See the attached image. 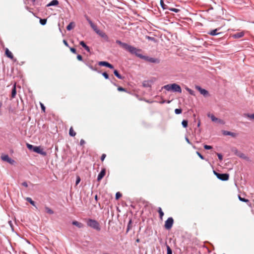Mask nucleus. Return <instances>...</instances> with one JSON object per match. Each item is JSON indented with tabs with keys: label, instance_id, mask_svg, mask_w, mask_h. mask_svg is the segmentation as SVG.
I'll return each mask as SVG.
<instances>
[{
	"label": "nucleus",
	"instance_id": "obj_1",
	"mask_svg": "<svg viewBox=\"0 0 254 254\" xmlns=\"http://www.w3.org/2000/svg\"><path fill=\"white\" fill-rule=\"evenodd\" d=\"M141 52V50L140 49H137V51L135 52V53H134V55H135L136 57H137L141 59L144 60L145 61L149 62L151 63H157L158 64L159 63L160 61L158 59L151 58L149 57L143 56L140 53V52Z\"/></svg>",
	"mask_w": 254,
	"mask_h": 254
},
{
	"label": "nucleus",
	"instance_id": "obj_2",
	"mask_svg": "<svg viewBox=\"0 0 254 254\" xmlns=\"http://www.w3.org/2000/svg\"><path fill=\"white\" fill-rule=\"evenodd\" d=\"M116 43L120 45L123 49L127 51L131 54H134V53H135V52L137 51V48H136L135 47L129 45L127 43H123L120 40H116Z\"/></svg>",
	"mask_w": 254,
	"mask_h": 254
},
{
	"label": "nucleus",
	"instance_id": "obj_3",
	"mask_svg": "<svg viewBox=\"0 0 254 254\" xmlns=\"http://www.w3.org/2000/svg\"><path fill=\"white\" fill-rule=\"evenodd\" d=\"M87 225L96 231H99L101 230L99 222L96 220L89 218L86 221Z\"/></svg>",
	"mask_w": 254,
	"mask_h": 254
},
{
	"label": "nucleus",
	"instance_id": "obj_4",
	"mask_svg": "<svg viewBox=\"0 0 254 254\" xmlns=\"http://www.w3.org/2000/svg\"><path fill=\"white\" fill-rule=\"evenodd\" d=\"M213 173L217 178L221 181H227L229 178V175L227 173H219L215 171H213Z\"/></svg>",
	"mask_w": 254,
	"mask_h": 254
},
{
	"label": "nucleus",
	"instance_id": "obj_5",
	"mask_svg": "<svg viewBox=\"0 0 254 254\" xmlns=\"http://www.w3.org/2000/svg\"><path fill=\"white\" fill-rule=\"evenodd\" d=\"M174 219L172 217H169L165 222V228L167 230H170L173 226Z\"/></svg>",
	"mask_w": 254,
	"mask_h": 254
},
{
	"label": "nucleus",
	"instance_id": "obj_6",
	"mask_svg": "<svg viewBox=\"0 0 254 254\" xmlns=\"http://www.w3.org/2000/svg\"><path fill=\"white\" fill-rule=\"evenodd\" d=\"M195 89H197L200 92V93L203 95L204 97H207L209 95L207 90L202 88L199 86H195Z\"/></svg>",
	"mask_w": 254,
	"mask_h": 254
},
{
	"label": "nucleus",
	"instance_id": "obj_7",
	"mask_svg": "<svg viewBox=\"0 0 254 254\" xmlns=\"http://www.w3.org/2000/svg\"><path fill=\"white\" fill-rule=\"evenodd\" d=\"M171 88L173 92H178V93H181L182 92V89L180 85L176 83H173L171 84Z\"/></svg>",
	"mask_w": 254,
	"mask_h": 254
},
{
	"label": "nucleus",
	"instance_id": "obj_8",
	"mask_svg": "<svg viewBox=\"0 0 254 254\" xmlns=\"http://www.w3.org/2000/svg\"><path fill=\"white\" fill-rule=\"evenodd\" d=\"M1 158L3 161H6L10 164H13L15 163V161L10 158L7 155H2Z\"/></svg>",
	"mask_w": 254,
	"mask_h": 254
},
{
	"label": "nucleus",
	"instance_id": "obj_9",
	"mask_svg": "<svg viewBox=\"0 0 254 254\" xmlns=\"http://www.w3.org/2000/svg\"><path fill=\"white\" fill-rule=\"evenodd\" d=\"M96 33L102 38H103L106 41H109V39L108 35L104 32L99 30V31H96Z\"/></svg>",
	"mask_w": 254,
	"mask_h": 254
},
{
	"label": "nucleus",
	"instance_id": "obj_10",
	"mask_svg": "<svg viewBox=\"0 0 254 254\" xmlns=\"http://www.w3.org/2000/svg\"><path fill=\"white\" fill-rule=\"evenodd\" d=\"M85 18L87 20V21H88V22L89 23V24H90V26L91 27V28L93 29V30L96 33V31H98L99 30V29H98V28H97V26L95 25L93 22L92 21L90 20V19L87 16H85Z\"/></svg>",
	"mask_w": 254,
	"mask_h": 254
},
{
	"label": "nucleus",
	"instance_id": "obj_11",
	"mask_svg": "<svg viewBox=\"0 0 254 254\" xmlns=\"http://www.w3.org/2000/svg\"><path fill=\"white\" fill-rule=\"evenodd\" d=\"M98 64L100 66H104L109 67L111 69L114 68V66L112 64L106 61H101L98 63Z\"/></svg>",
	"mask_w": 254,
	"mask_h": 254
},
{
	"label": "nucleus",
	"instance_id": "obj_12",
	"mask_svg": "<svg viewBox=\"0 0 254 254\" xmlns=\"http://www.w3.org/2000/svg\"><path fill=\"white\" fill-rule=\"evenodd\" d=\"M33 151L43 156L46 155V152L41 149L40 146H35Z\"/></svg>",
	"mask_w": 254,
	"mask_h": 254
},
{
	"label": "nucleus",
	"instance_id": "obj_13",
	"mask_svg": "<svg viewBox=\"0 0 254 254\" xmlns=\"http://www.w3.org/2000/svg\"><path fill=\"white\" fill-rule=\"evenodd\" d=\"M222 133L224 135H230L233 137H235L237 136V134L236 133L231 132L227 130H223Z\"/></svg>",
	"mask_w": 254,
	"mask_h": 254
},
{
	"label": "nucleus",
	"instance_id": "obj_14",
	"mask_svg": "<svg viewBox=\"0 0 254 254\" xmlns=\"http://www.w3.org/2000/svg\"><path fill=\"white\" fill-rule=\"evenodd\" d=\"M106 170L105 169H103L99 173L97 177V180L98 181H100L105 175Z\"/></svg>",
	"mask_w": 254,
	"mask_h": 254
},
{
	"label": "nucleus",
	"instance_id": "obj_15",
	"mask_svg": "<svg viewBox=\"0 0 254 254\" xmlns=\"http://www.w3.org/2000/svg\"><path fill=\"white\" fill-rule=\"evenodd\" d=\"M219 30V28H216L214 30H212L209 32H208V34L211 36H216L217 35L220 33L217 32V31Z\"/></svg>",
	"mask_w": 254,
	"mask_h": 254
},
{
	"label": "nucleus",
	"instance_id": "obj_16",
	"mask_svg": "<svg viewBox=\"0 0 254 254\" xmlns=\"http://www.w3.org/2000/svg\"><path fill=\"white\" fill-rule=\"evenodd\" d=\"M244 33L243 32H238L233 35L232 37L235 39L242 38L244 36Z\"/></svg>",
	"mask_w": 254,
	"mask_h": 254
},
{
	"label": "nucleus",
	"instance_id": "obj_17",
	"mask_svg": "<svg viewBox=\"0 0 254 254\" xmlns=\"http://www.w3.org/2000/svg\"><path fill=\"white\" fill-rule=\"evenodd\" d=\"M59 3V2L58 0H53L50 2H49L48 4H47V7H49L51 6H56L58 5Z\"/></svg>",
	"mask_w": 254,
	"mask_h": 254
},
{
	"label": "nucleus",
	"instance_id": "obj_18",
	"mask_svg": "<svg viewBox=\"0 0 254 254\" xmlns=\"http://www.w3.org/2000/svg\"><path fill=\"white\" fill-rule=\"evenodd\" d=\"M79 44L83 47L88 52H90V48L86 45L85 42L83 41L80 42Z\"/></svg>",
	"mask_w": 254,
	"mask_h": 254
},
{
	"label": "nucleus",
	"instance_id": "obj_19",
	"mask_svg": "<svg viewBox=\"0 0 254 254\" xmlns=\"http://www.w3.org/2000/svg\"><path fill=\"white\" fill-rule=\"evenodd\" d=\"M72 224L79 228H82L83 227V224L82 223L77 221H73Z\"/></svg>",
	"mask_w": 254,
	"mask_h": 254
},
{
	"label": "nucleus",
	"instance_id": "obj_20",
	"mask_svg": "<svg viewBox=\"0 0 254 254\" xmlns=\"http://www.w3.org/2000/svg\"><path fill=\"white\" fill-rule=\"evenodd\" d=\"M235 154L240 158L244 159H246L247 158L244 153L239 152L237 149L235 150Z\"/></svg>",
	"mask_w": 254,
	"mask_h": 254
},
{
	"label": "nucleus",
	"instance_id": "obj_21",
	"mask_svg": "<svg viewBox=\"0 0 254 254\" xmlns=\"http://www.w3.org/2000/svg\"><path fill=\"white\" fill-rule=\"evenodd\" d=\"M5 55L10 59H12L13 58V56L12 53L7 48L5 50Z\"/></svg>",
	"mask_w": 254,
	"mask_h": 254
},
{
	"label": "nucleus",
	"instance_id": "obj_22",
	"mask_svg": "<svg viewBox=\"0 0 254 254\" xmlns=\"http://www.w3.org/2000/svg\"><path fill=\"white\" fill-rule=\"evenodd\" d=\"M149 81H144L142 83V85L144 87H151V84Z\"/></svg>",
	"mask_w": 254,
	"mask_h": 254
},
{
	"label": "nucleus",
	"instance_id": "obj_23",
	"mask_svg": "<svg viewBox=\"0 0 254 254\" xmlns=\"http://www.w3.org/2000/svg\"><path fill=\"white\" fill-rule=\"evenodd\" d=\"M114 73L115 75L120 79H123L124 77L122 76L118 72V71L116 69L114 70Z\"/></svg>",
	"mask_w": 254,
	"mask_h": 254
},
{
	"label": "nucleus",
	"instance_id": "obj_24",
	"mask_svg": "<svg viewBox=\"0 0 254 254\" xmlns=\"http://www.w3.org/2000/svg\"><path fill=\"white\" fill-rule=\"evenodd\" d=\"M16 94V89L15 85H14L12 89L11 98H14L15 97Z\"/></svg>",
	"mask_w": 254,
	"mask_h": 254
},
{
	"label": "nucleus",
	"instance_id": "obj_25",
	"mask_svg": "<svg viewBox=\"0 0 254 254\" xmlns=\"http://www.w3.org/2000/svg\"><path fill=\"white\" fill-rule=\"evenodd\" d=\"M75 26V24L73 22H71L67 26L66 29L68 31L71 30Z\"/></svg>",
	"mask_w": 254,
	"mask_h": 254
},
{
	"label": "nucleus",
	"instance_id": "obj_26",
	"mask_svg": "<svg viewBox=\"0 0 254 254\" xmlns=\"http://www.w3.org/2000/svg\"><path fill=\"white\" fill-rule=\"evenodd\" d=\"M69 134L71 136H74L76 135V132L73 130L72 127L69 129Z\"/></svg>",
	"mask_w": 254,
	"mask_h": 254
},
{
	"label": "nucleus",
	"instance_id": "obj_27",
	"mask_svg": "<svg viewBox=\"0 0 254 254\" xmlns=\"http://www.w3.org/2000/svg\"><path fill=\"white\" fill-rule=\"evenodd\" d=\"M26 200L28 202H29L31 205H32L34 206H35V202L31 198L26 197Z\"/></svg>",
	"mask_w": 254,
	"mask_h": 254
},
{
	"label": "nucleus",
	"instance_id": "obj_28",
	"mask_svg": "<svg viewBox=\"0 0 254 254\" xmlns=\"http://www.w3.org/2000/svg\"><path fill=\"white\" fill-rule=\"evenodd\" d=\"M158 212L159 214L160 218L162 219L164 215V212H163L161 207H158Z\"/></svg>",
	"mask_w": 254,
	"mask_h": 254
},
{
	"label": "nucleus",
	"instance_id": "obj_29",
	"mask_svg": "<svg viewBox=\"0 0 254 254\" xmlns=\"http://www.w3.org/2000/svg\"><path fill=\"white\" fill-rule=\"evenodd\" d=\"M45 210L47 213L50 214H54V211L49 207H45Z\"/></svg>",
	"mask_w": 254,
	"mask_h": 254
},
{
	"label": "nucleus",
	"instance_id": "obj_30",
	"mask_svg": "<svg viewBox=\"0 0 254 254\" xmlns=\"http://www.w3.org/2000/svg\"><path fill=\"white\" fill-rule=\"evenodd\" d=\"M186 89L190 95H193V96L195 95L194 91H193L191 89H190L188 87H186Z\"/></svg>",
	"mask_w": 254,
	"mask_h": 254
},
{
	"label": "nucleus",
	"instance_id": "obj_31",
	"mask_svg": "<svg viewBox=\"0 0 254 254\" xmlns=\"http://www.w3.org/2000/svg\"><path fill=\"white\" fill-rule=\"evenodd\" d=\"M163 88L167 91L172 90L171 84H167L165 85Z\"/></svg>",
	"mask_w": 254,
	"mask_h": 254
},
{
	"label": "nucleus",
	"instance_id": "obj_32",
	"mask_svg": "<svg viewBox=\"0 0 254 254\" xmlns=\"http://www.w3.org/2000/svg\"><path fill=\"white\" fill-rule=\"evenodd\" d=\"M209 117L211 118V120L213 122H217V121L218 120V119L217 118L215 117L213 115L209 116Z\"/></svg>",
	"mask_w": 254,
	"mask_h": 254
},
{
	"label": "nucleus",
	"instance_id": "obj_33",
	"mask_svg": "<svg viewBox=\"0 0 254 254\" xmlns=\"http://www.w3.org/2000/svg\"><path fill=\"white\" fill-rule=\"evenodd\" d=\"M188 122L187 120H183L182 122V125L184 127H188Z\"/></svg>",
	"mask_w": 254,
	"mask_h": 254
},
{
	"label": "nucleus",
	"instance_id": "obj_34",
	"mask_svg": "<svg viewBox=\"0 0 254 254\" xmlns=\"http://www.w3.org/2000/svg\"><path fill=\"white\" fill-rule=\"evenodd\" d=\"M40 23L42 25H45L47 23L46 19H40Z\"/></svg>",
	"mask_w": 254,
	"mask_h": 254
},
{
	"label": "nucleus",
	"instance_id": "obj_35",
	"mask_svg": "<svg viewBox=\"0 0 254 254\" xmlns=\"http://www.w3.org/2000/svg\"><path fill=\"white\" fill-rule=\"evenodd\" d=\"M167 254H172L171 249L169 246H167Z\"/></svg>",
	"mask_w": 254,
	"mask_h": 254
},
{
	"label": "nucleus",
	"instance_id": "obj_36",
	"mask_svg": "<svg viewBox=\"0 0 254 254\" xmlns=\"http://www.w3.org/2000/svg\"><path fill=\"white\" fill-rule=\"evenodd\" d=\"M160 4L163 9H165L167 8V5L164 4L163 0H160Z\"/></svg>",
	"mask_w": 254,
	"mask_h": 254
},
{
	"label": "nucleus",
	"instance_id": "obj_37",
	"mask_svg": "<svg viewBox=\"0 0 254 254\" xmlns=\"http://www.w3.org/2000/svg\"><path fill=\"white\" fill-rule=\"evenodd\" d=\"M26 145H27V148L29 149L33 150V151H34V148L35 146H34L33 145L30 144L29 143H27Z\"/></svg>",
	"mask_w": 254,
	"mask_h": 254
},
{
	"label": "nucleus",
	"instance_id": "obj_38",
	"mask_svg": "<svg viewBox=\"0 0 254 254\" xmlns=\"http://www.w3.org/2000/svg\"><path fill=\"white\" fill-rule=\"evenodd\" d=\"M239 199L240 201H243V202H248L249 201V200L245 198H243L242 197H241V196L239 195Z\"/></svg>",
	"mask_w": 254,
	"mask_h": 254
},
{
	"label": "nucleus",
	"instance_id": "obj_39",
	"mask_svg": "<svg viewBox=\"0 0 254 254\" xmlns=\"http://www.w3.org/2000/svg\"><path fill=\"white\" fill-rule=\"evenodd\" d=\"M145 38L146 39H148V40H150V41H155V39L152 37H150L149 36H146Z\"/></svg>",
	"mask_w": 254,
	"mask_h": 254
},
{
	"label": "nucleus",
	"instance_id": "obj_40",
	"mask_svg": "<svg viewBox=\"0 0 254 254\" xmlns=\"http://www.w3.org/2000/svg\"><path fill=\"white\" fill-rule=\"evenodd\" d=\"M245 116H247L251 119H254V114H245Z\"/></svg>",
	"mask_w": 254,
	"mask_h": 254
},
{
	"label": "nucleus",
	"instance_id": "obj_41",
	"mask_svg": "<svg viewBox=\"0 0 254 254\" xmlns=\"http://www.w3.org/2000/svg\"><path fill=\"white\" fill-rule=\"evenodd\" d=\"M182 110L181 109H176L175 110V113L176 114H180L182 113Z\"/></svg>",
	"mask_w": 254,
	"mask_h": 254
},
{
	"label": "nucleus",
	"instance_id": "obj_42",
	"mask_svg": "<svg viewBox=\"0 0 254 254\" xmlns=\"http://www.w3.org/2000/svg\"><path fill=\"white\" fill-rule=\"evenodd\" d=\"M170 10L172 11H173V12H178L179 11H180V9H177V8H170L169 9Z\"/></svg>",
	"mask_w": 254,
	"mask_h": 254
},
{
	"label": "nucleus",
	"instance_id": "obj_43",
	"mask_svg": "<svg viewBox=\"0 0 254 254\" xmlns=\"http://www.w3.org/2000/svg\"><path fill=\"white\" fill-rule=\"evenodd\" d=\"M122 196V194L120 192H117L116 194V198L118 199Z\"/></svg>",
	"mask_w": 254,
	"mask_h": 254
},
{
	"label": "nucleus",
	"instance_id": "obj_44",
	"mask_svg": "<svg viewBox=\"0 0 254 254\" xmlns=\"http://www.w3.org/2000/svg\"><path fill=\"white\" fill-rule=\"evenodd\" d=\"M102 75L105 77V79H109V75L106 72L102 73Z\"/></svg>",
	"mask_w": 254,
	"mask_h": 254
},
{
	"label": "nucleus",
	"instance_id": "obj_45",
	"mask_svg": "<svg viewBox=\"0 0 254 254\" xmlns=\"http://www.w3.org/2000/svg\"><path fill=\"white\" fill-rule=\"evenodd\" d=\"M204 148L205 149L209 150V149H212V147L211 146H210V145H204Z\"/></svg>",
	"mask_w": 254,
	"mask_h": 254
},
{
	"label": "nucleus",
	"instance_id": "obj_46",
	"mask_svg": "<svg viewBox=\"0 0 254 254\" xmlns=\"http://www.w3.org/2000/svg\"><path fill=\"white\" fill-rule=\"evenodd\" d=\"M40 106H41V109H42V111L45 112V110H46V108H45L44 105L43 104H42V103H40Z\"/></svg>",
	"mask_w": 254,
	"mask_h": 254
},
{
	"label": "nucleus",
	"instance_id": "obj_47",
	"mask_svg": "<svg viewBox=\"0 0 254 254\" xmlns=\"http://www.w3.org/2000/svg\"><path fill=\"white\" fill-rule=\"evenodd\" d=\"M86 64L92 70L96 71V69L95 68H94L91 65L89 64Z\"/></svg>",
	"mask_w": 254,
	"mask_h": 254
},
{
	"label": "nucleus",
	"instance_id": "obj_48",
	"mask_svg": "<svg viewBox=\"0 0 254 254\" xmlns=\"http://www.w3.org/2000/svg\"><path fill=\"white\" fill-rule=\"evenodd\" d=\"M118 90L119 91H126L125 88H124L122 87H120V86L118 88Z\"/></svg>",
	"mask_w": 254,
	"mask_h": 254
},
{
	"label": "nucleus",
	"instance_id": "obj_49",
	"mask_svg": "<svg viewBox=\"0 0 254 254\" xmlns=\"http://www.w3.org/2000/svg\"><path fill=\"white\" fill-rule=\"evenodd\" d=\"M80 182V178L79 176H77L76 178V182H75L76 185H77Z\"/></svg>",
	"mask_w": 254,
	"mask_h": 254
},
{
	"label": "nucleus",
	"instance_id": "obj_50",
	"mask_svg": "<svg viewBox=\"0 0 254 254\" xmlns=\"http://www.w3.org/2000/svg\"><path fill=\"white\" fill-rule=\"evenodd\" d=\"M196 154L202 160L204 159V157L199 152L197 151Z\"/></svg>",
	"mask_w": 254,
	"mask_h": 254
},
{
	"label": "nucleus",
	"instance_id": "obj_51",
	"mask_svg": "<svg viewBox=\"0 0 254 254\" xmlns=\"http://www.w3.org/2000/svg\"><path fill=\"white\" fill-rule=\"evenodd\" d=\"M70 51L73 53V54H76V50L75 48H70Z\"/></svg>",
	"mask_w": 254,
	"mask_h": 254
},
{
	"label": "nucleus",
	"instance_id": "obj_52",
	"mask_svg": "<svg viewBox=\"0 0 254 254\" xmlns=\"http://www.w3.org/2000/svg\"><path fill=\"white\" fill-rule=\"evenodd\" d=\"M77 59L78 60L80 61H82V57L80 55H78L77 56Z\"/></svg>",
	"mask_w": 254,
	"mask_h": 254
},
{
	"label": "nucleus",
	"instance_id": "obj_53",
	"mask_svg": "<svg viewBox=\"0 0 254 254\" xmlns=\"http://www.w3.org/2000/svg\"><path fill=\"white\" fill-rule=\"evenodd\" d=\"M217 156L220 160H222L223 159V156L221 154L217 153Z\"/></svg>",
	"mask_w": 254,
	"mask_h": 254
},
{
	"label": "nucleus",
	"instance_id": "obj_54",
	"mask_svg": "<svg viewBox=\"0 0 254 254\" xmlns=\"http://www.w3.org/2000/svg\"><path fill=\"white\" fill-rule=\"evenodd\" d=\"M85 143V141L83 139H81L80 141V145L81 146H82Z\"/></svg>",
	"mask_w": 254,
	"mask_h": 254
},
{
	"label": "nucleus",
	"instance_id": "obj_55",
	"mask_svg": "<svg viewBox=\"0 0 254 254\" xmlns=\"http://www.w3.org/2000/svg\"><path fill=\"white\" fill-rule=\"evenodd\" d=\"M106 155L105 154H103L101 156V160L102 161H104V160L105 159V157H106Z\"/></svg>",
	"mask_w": 254,
	"mask_h": 254
},
{
	"label": "nucleus",
	"instance_id": "obj_56",
	"mask_svg": "<svg viewBox=\"0 0 254 254\" xmlns=\"http://www.w3.org/2000/svg\"><path fill=\"white\" fill-rule=\"evenodd\" d=\"M217 122H218V123H219L220 124H224V121L222 120L219 119H218V120L217 121Z\"/></svg>",
	"mask_w": 254,
	"mask_h": 254
},
{
	"label": "nucleus",
	"instance_id": "obj_57",
	"mask_svg": "<svg viewBox=\"0 0 254 254\" xmlns=\"http://www.w3.org/2000/svg\"><path fill=\"white\" fill-rule=\"evenodd\" d=\"M22 185L25 187H28V184L27 183V182H24L22 183Z\"/></svg>",
	"mask_w": 254,
	"mask_h": 254
},
{
	"label": "nucleus",
	"instance_id": "obj_58",
	"mask_svg": "<svg viewBox=\"0 0 254 254\" xmlns=\"http://www.w3.org/2000/svg\"><path fill=\"white\" fill-rule=\"evenodd\" d=\"M63 43L66 47H69L68 44L65 40H63Z\"/></svg>",
	"mask_w": 254,
	"mask_h": 254
},
{
	"label": "nucleus",
	"instance_id": "obj_59",
	"mask_svg": "<svg viewBox=\"0 0 254 254\" xmlns=\"http://www.w3.org/2000/svg\"><path fill=\"white\" fill-rule=\"evenodd\" d=\"M185 139H186V141H187L188 143H189V144H191V142H190V140L189 139V138H188L187 137H186Z\"/></svg>",
	"mask_w": 254,
	"mask_h": 254
},
{
	"label": "nucleus",
	"instance_id": "obj_60",
	"mask_svg": "<svg viewBox=\"0 0 254 254\" xmlns=\"http://www.w3.org/2000/svg\"><path fill=\"white\" fill-rule=\"evenodd\" d=\"M8 223L9 224V225L10 226V227H11V228L13 229V228H12V222L11 221H9L8 222Z\"/></svg>",
	"mask_w": 254,
	"mask_h": 254
},
{
	"label": "nucleus",
	"instance_id": "obj_61",
	"mask_svg": "<svg viewBox=\"0 0 254 254\" xmlns=\"http://www.w3.org/2000/svg\"><path fill=\"white\" fill-rule=\"evenodd\" d=\"M131 223V221L130 220L129 222V223H128V227H127V231H128L129 228V225Z\"/></svg>",
	"mask_w": 254,
	"mask_h": 254
},
{
	"label": "nucleus",
	"instance_id": "obj_62",
	"mask_svg": "<svg viewBox=\"0 0 254 254\" xmlns=\"http://www.w3.org/2000/svg\"><path fill=\"white\" fill-rule=\"evenodd\" d=\"M95 199L96 200H97L98 196H97V195H96L95 196Z\"/></svg>",
	"mask_w": 254,
	"mask_h": 254
},
{
	"label": "nucleus",
	"instance_id": "obj_63",
	"mask_svg": "<svg viewBox=\"0 0 254 254\" xmlns=\"http://www.w3.org/2000/svg\"><path fill=\"white\" fill-rule=\"evenodd\" d=\"M136 242H139V239H137V240H136Z\"/></svg>",
	"mask_w": 254,
	"mask_h": 254
},
{
	"label": "nucleus",
	"instance_id": "obj_64",
	"mask_svg": "<svg viewBox=\"0 0 254 254\" xmlns=\"http://www.w3.org/2000/svg\"><path fill=\"white\" fill-rule=\"evenodd\" d=\"M32 0V2H34L36 1V0Z\"/></svg>",
	"mask_w": 254,
	"mask_h": 254
}]
</instances>
